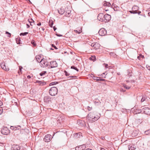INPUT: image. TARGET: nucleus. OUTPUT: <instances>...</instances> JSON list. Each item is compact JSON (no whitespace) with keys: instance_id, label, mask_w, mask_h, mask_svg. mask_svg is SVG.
I'll use <instances>...</instances> for the list:
<instances>
[{"instance_id":"f257e3e1","label":"nucleus","mask_w":150,"mask_h":150,"mask_svg":"<svg viewBox=\"0 0 150 150\" xmlns=\"http://www.w3.org/2000/svg\"><path fill=\"white\" fill-rule=\"evenodd\" d=\"M99 115H95L94 112H91L89 113L87 117V119L89 122L93 123L98 120L100 117V114Z\"/></svg>"},{"instance_id":"f03ea898","label":"nucleus","mask_w":150,"mask_h":150,"mask_svg":"<svg viewBox=\"0 0 150 150\" xmlns=\"http://www.w3.org/2000/svg\"><path fill=\"white\" fill-rule=\"evenodd\" d=\"M49 63L46 59L43 58L40 61V64L42 67H48V68Z\"/></svg>"},{"instance_id":"7ed1b4c3","label":"nucleus","mask_w":150,"mask_h":150,"mask_svg":"<svg viewBox=\"0 0 150 150\" xmlns=\"http://www.w3.org/2000/svg\"><path fill=\"white\" fill-rule=\"evenodd\" d=\"M57 89L55 87L51 88L49 91V93L50 95L52 96H55L57 94Z\"/></svg>"},{"instance_id":"20e7f679","label":"nucleus","mask_w":150,"mask_h":150,"mask_svg":"<svg viewBox=\"0 0 150 150\" xmlns=\"http://www.w3.org/2000/svg\"><path fill=\"white\" fill-rule=\"evenodd\" d=\"M58 65L57 63L55 61H51L49 63L48 68H56L57 67Z\"/></svg>"},{"instance_id":"39448f33","label":"nucleus","mask_w":150,"mask_h":150,"mask_svg":"<svg viewBox=\"0 0 150 150\" xmlns=\"http://www.w3.org/2000/svg\"><path fill=\"white\" fill-rule=\"evenodd\" d=\"M1 132L2 134L4 135H7L10 133L9 129L6 127H4L1 130Z\"/></svg>"},{"instance_id":"423d86ee","label":"nucleus","mask_w":150,"mask_h":150,"mask_svg":"<svg viewBox=\"0 0 150 150\" xmlns=\"http://www.w3.org/2000/svg\"><path fill=\"white\" fill-rule=\"evenodd\" d=\"M141 112L145 114L150 115V108H144L142 109Z\"/></svg>"},{"instance_id":"0eeeda50","label":"nucleus","mask_w":150,"mask_h":150,"mask_svg":"<svg viewBox=\"0 0 150 150\" xmlns=\"http://www.w3.org/2000/svg\"><path fill=\"white\" fill-rule=\"evenodd\" d=\"M111 18L110 15L108 14H106L104 15L103 21L105 23L108 22L110 21Z\"/></svg>"},{"instance_id":"6e6552de","label":"nucleus","mask_w":150,"mask_h":150,"mask_svg":"<svg viewBox=\"0 0 150 150\" xmlns=\"http://www.w3.org/2000/svg\"><path fill=\"white\" fill-rule=\"evenodd\" d=\"M98 33L100 36H104L106 34L107 31L105 28H103L99 30Z\"/></svg>"},{"instance_id":"1a4fd4ad","label":"nucleus","mask_w":150,"mask_h":150,"mask_svg":"<svg viewBox=\"0 0 150 150\" xmlns=\"http://www.w3.org/2000/svg\"><path fill=\"white\" fill-rule=\"evenodd\" d=\"M91 46L93 47V48L95 50L98 49L100 47V45L97 42L92 43L91 45Z\"/></svg>"},{"instance_id":"9d476101","label":"nucleus","mask_w":150,"mask_h":150,"mask_svg":"<svg viewBox=\"0 0 150 150\" xmlns=\"http://www.w3.org/2000/svg\"><path fill=\"white\" fill-rule=\"evenodd\" d=\"M0 66L1 68L4 70L6 71H8L9 70V68L8 67H6L5 65V63L4 62H2L0 64Z\"/></svg>"},{"instance_id":"9b49d317","label":"nucleus","mask_w":150,"mask_h":150,"mask_svg":"<svg viewBox=\"0 0 150 150\" xmlns=\"http://www.w3.org/2000/svg\"><path fill=\"white\" fill-rule=\"evenodd\" d=\"M51 136V135L50 134L46 135L44 138V141L45 142H50V141Z\"/></svg>"},{"instance_id":"f8f14e48","label":"nucleus","mask_w":150,"mask_h":150,"mask_svg":"<svg viewBox=\"0 0 150 150\" xmlns=\"http://www.w3.org/2000/svg\"><path fill=\"white\" fill-rule=\"evenodd\" d=\"M85 145L83 144L80 146H76L75 147V150H83L86 148Z\"/></svg>"},{"instance_id":"ddd939ff","label":"nucleus","mask_w":150,"mask_h":150,"mask_svg":"<svg viewBox=\"0 0 150 150\" xmlns=\"http://www.w3.org/2000/svg\"><path fill=\"white\" fill-rule=\"evenodd\" d=\"M149 99H150V98L147 97L146 96H143L141 99V102H143L144 101L147 102Z\"/></svg>"},{"instance_id":"4468645a","label":"nucleus","mask_w":150,"mask_h":150,"mask_svg":"<svg viewBox=\"0 0 150 150\" xmlns=\"http://www.w3.org/2000/svg\"><path fill=\"white\" fill-rule=\"evenodd\" d=\"M104 17V14L103 13H100L98 16V19L102 22L103 21Z\"/></svg>"},{"instance_id":"2eb2a0df","label":"nucleus","mask_w":150,"mask_h":150,"mask_svg":"<svg viewBox=\"0 0 150 150\" xmlns=\"http://www.w3.org/2000/svg\"><path fill=\"white\" fill-rule=\"evenodd\" d=\"M20 149L19 146L18 145H13L12 147L13 150H20Z\"/></svg>"},{"instance_id":"dca6fc26","label":"nucleus","mask_w":150,"mask_h":150,"mask_svg":"<svg viewBox=\"0 0 150 150\" xmlns=\"http://www.w3.org/2000/svg\"><path fill=\"white\" fill-rule=\"evenodd\" d=\"M36 83H38L40 86H44L46 84V83L44 81L37 80Z\"/></svg>"},{"instance_id":"f3484780","label":"nucleus","mask_w":150,"mask_h":150,"mask_svg":"<svg viewBox=\"0 0 150 150\" xmlns=\"http://www.w3.org/2000/svg\"><path fill=\"white\" fill-rule=\"evenodd\" d=\"M11 129L14 130H20L21 129V127L20 126H16L15 127L11 126Z\"/></svg>"},{"instance_id":"a211bd4d","label":"nucleus","mask_w":150,"mask_h":150,"mask_svg":"<svg viewBox=\"0 0 150 150\" xmlns=\"http://www.w3.org/2000/svg\"><path fill=\"white\" fill-rule=\"evenodd\" d=\"M58 13L61 15L63 14L65 12V10L63 7H62L58 10Z\"/></svg>"},{"instance_id":"6ab92c4d","label":"nucleus","mask_w":150,"mask_h":150,"mask_svg":"<svg viewBox=\"0 0 150 150\" xmlns=\"http://www.w3.org/2000/svg\"><path fill=\"white\" fill-rule=\"evenodd\" d=\"M51 98L49 96H46L44 98V100L45 102H47L51 100Z\"/></svg>"},{"instance_id":"aec40b11","label":"nucleus","mask_w":150,"mask_h":150,"mask_svg":"<svg viewBox=\"0 0 150 150\" xmlns=\"http://www.w3.org/2000/svg\"><path fill=\"white\" fill-rule=\"evenodd\" d=\"M93 101L94 104L96 105H99L101 103L99 100L98 98L95 99Z\"/></svg>"},{"instance_id":"412c9836","label":"nucleus","mask_w":150,"mask_h":150,"mask_svg":"<svg viewBox=\"0 0 150 150\" xmlns=\"http://www.w3.org/2000/svg\"><path fill=\"white\" fill-rule=\"evenodd\" d=\"M98 78H100L99 77H98L96 76H93V79L94 80H96V81L98 82L99 81H103L105 80L104 79H98Z\"/></svg>"},{"instance_id":"4be33fe9","label":"nucleus","mask_w":150,"mask_h":150,"mask_svg":"<svg viewBox=\"0 0 150 150\" xmlns=\"http://www.w3.org/2000/svg\"><path fill=\"white\" fill-rule=\"evenodd\" d=\"M74 135L77 138H80L82 137V134L81 132L76 133Z\"/></svg>"},{"instance_id":"5701e85b","label":"nucleus","mask_w":150,"mask_h":150,"mask_svg":"<svg viewBox=\"0 0 150 150\" xmlns=\"http://www.w3.org/2000/svg\"><path fill=\"white\" fill-rule=\"evenodd\" d=\"M82 32V28H78L77 30H74V32H75L76 33H78V34H80Z\"/></svg>"},{"instance_id":"b1692460","label":"nucleus","mask_w":150,"mask_h":150,"mask_svg":"<svg viewBox=\"0 0 150 150\" xmlns=\"http://www.w3.org/2000/svg\"><path fill=\"white\" fill-rule=\"evenodd\" d=\"M136 149V147L135 145H132L130 146H129V150H135Z\"/></svg>"},{"instance_id":"393cba45","label":"nucleus","mask_w":150,"mask_h":150,"mask_svg":"<svg viewBox=\"0 0 150 150\" xmlns=\"http://www.w3.org/2000/svg\"><path fill=\"white\" fill-rule=\"evenodd\" d=\"M49 25L50 27L52 28L53 24V21L52 19H50L49 22Z\"/></svg>"},{"instance_id":"a878e982","label":"nucleus","mask_w":150,"mask_h":150,"mask_svg":"<svg viewBox=\"0 0 150 150\" xmlns=\"http://www.w3.org/2000/svg\"><path fill=\"white\" fill-rule=\"evenodd\" d=\"M103 5L105 6H108V7H110L111 6V4L110 2H107L105 1L104 2Z\"/></svg>"},{"instance_id":"bb28decb","label":"nucleus","mask_w":150,"mask_h":150,"mask_svg":"<svg viewBox=\"0 0 150 150\" xmlns=\"http://www.w3.org/2000/svg\"><path fill=\"white\" fill-rule=\"evenodd\" d=\"M65 16L67 17H69L70 16V14L71 12V11L69 10L68 11H65Z\"/></svg>"},{"instance_id":"cd10ccee","label":"nucleus","mask_w":150,"mask_h":150,"mask_svg":"<svg viewBox=\"0 0 150 150\" xmlns=\"http://www.w3.org/2000/svg\"><path fill=\"white\" fill-rule=\"evenodd\" d=\"M132 9L133 10H136L137 11L139 9V7L137 6H134L132 7Z\"/></svg>"},{"instance_id":"c85d7f7f","label":"nucleus","mask_w":150,"mask_h":150,"mask_svg":"<svg viewBox=\"0 0 150 150\" xmlns=\"http://www.w3.org/2000/svg\"><path fill=\"white\" fill-rule=\"evenodd\" d=\"M42 57H35L36 60L38 62L40 63V61L42 59Z\"/></svg>"},{"instance_id":"c756f323","label":"nucleus","mask_w":150,"mask_h":150,"mask_svg":"<svg viewBox=\"0 0 150 150\" xmlns=\"http://www.w3.org/2000/svg\"><path fill=\"white\" fill-rule=\"evenodd\" d=\"M96 57H90L89 59L94 62L96 60Z\"/></svg>"},{"instance_id":"7c9ffc66","label":"nucleus","mask_w":150,"mask_h":150,"mask_svg":"<svg viewBox=\"0 0 150 150\" xmlns=\"http://www.w3.org/2000/svg\"><path fill=\"white\" fill-rule=\"evenodd\" d=\"M28 21L30 23V25H32V23H34V21L33 20V19H32V18L29 19H28Z\"/></svg>"},{"instance_id":"2f4dec72","label":"nucleus","mask_w":150,"mask_h":150,"mask_svg":"<svg viewBox=\"0 0 150 150\" xmlns=\"http://www.w3.org/2000/svg\"><path fill=\"white\" fill-rule=\"evenodd\" d=\"M142 121L141 120H140L139 119L136 120L135 121V123H137L138 125H139L142 122Z\"/></svg>"},{"instance_id":"473e14b6","label":"nucleus","mask_w":150,"mask_h":150,"mask_svg":"<svg viewBox=\"0 0 150 150\" xmlns=\"http://www.w3.org/2000/svg\"><path fill=\"white\" fill-rule=\"evenodd\" d=\"M76 78V76H70L68 77L69 79H75Z\"/></svg>"},{"instance_id":"72a5a7b5","label":"nucleus","mask_w":150,"mask_h":150,"mask_svg":"<svg viewBox=\"0 0 150 150\" xmlns=\"http://www.w3.org/2000/svg\"><path fill=\"white\" fill-rule=\"evenodd\" d=\"M46 71H43L40 74V75L41 76H43L45 75L46 73Z\"/></svg>"},{"instance_id":"f704fd0d","label":"nucleus","mask_w":150,"mask_h":150,"mask_svg":"<svg viewBox=\"0 0 150 150\" xmlns=\"http://www.w3.org/2000/svg\"><path fill=\"white\" fill-rule=\"evenodd\" d=\"M57 83H58V82H56V81L53 82L51 83L49 85L50 86H53V85H56Z\"/></svg>"},{"instance_id":"c9c22d12","label":"nucleus","mask_w":150,"mask_h":150,"mask_svg":"<svg viewBox=\"0 0 150 150\" xmlns=\"http://www.w3.org/2000/svg\"><path fill=\"white\" fill-rule=\"evenodd\" d=\"M71 69H73L76 70L77 71H79V69H78L76 67L74 66H72L71 67Z\"/></svg>"},{"instance_id":"e433bc0d","label":"nucleus","mask_w":150,"mask_h":150,"mask_svg":"<svg viewBox=\"0 0 150 150\" xmlns=\"http://www.w3.org/2000/svg\"><path fill=\"white\" fill-rule=\"evenodd\" d=\"M144 133L146 135H148L150 134V129L148 130H147Z\"/></svg>"},{"instance_id":"4c0bfd02","label":"nucleus","mask_w":150,"mask_h":150,"mask_svg":"<svg viewBox=\"0 0 150 150\" xmlns=\"http://www.w3.org/2000/svg\"><path fill=\"white\" fill-rule=\"evenodd\" d=\"M28 32H24V33H21L20 34V35H23V36H25L27 34H28Z\"/></svg>"},{"instance_id":"58836bf2","label":"nucleus","mask_w":150,"mask_h":150,"mask_svg":"<svg viewBox=\"0 0 150 150\" xmlns=\"http://www.w3.org/2000/svg\"><path fill=\"white\" fill-rule=\"evenodd\" d=\"M129 12L130 13H131L133 14H135L137 13V11L136 10H133L130 11H129Z\"/></svg>"},{"instance_id":"ea45409f","label":"nucleus","mask_w":150,"mask_h":150,"mask_svg":"<svg viewBox=\"0 0 150 150\" xmlns=\"http://www.w3.org/2000/svg\"><path fill=\"white\" fill-rule=\"evenodd\" d=\"M123 86L124 87L126 88V89H129L130 88V87H129V86H126L125 84H123Z\"/></svg>"},{"instance_id":"a19ab883","label":"nucleus","mask_w":150,"mask_h":150,"mask_svg":"<svg viewBox=\"0 0 150 150\" xmlns=\"http://www.w3.org/2000/svg\"><path fill=\"white\" fill-rule=\"evenodd\" d=\"M31 43L35 47L36 45V44L34 40H32L31 42Z\"/></svg>"},{"instance_id":"79ce46f5","label":"nucleus","mask_w":150,"mask_h":150,"mask_svg":"<svg viewBox=\"0 0 150 150\" xmlns=\"http://www.w3.org/2000/svg\"><path fill=\"white\" fill-rule=\"evenodd\" d=\"M64 72L65 75L67 76H69L70 74L69 73H68L66 71H64Z\"/></svg>"},{"instance_id":"37998d69","label":"nucleus","mask_w":150,"mask_h":150,"mask_svg":"<svg viewBox=\"0 0 150 150\" xmlns=\"http://www.w3.org/2000/svg\"><path fill=\"white\" fill-rule=\"evenodd\" d=\"M6 33L8 34V37H10L11 36V34L9 33L8 32L6 31Z\"/></svg>"},{"instance_id":"c03bdc74","label":"nucleus","mask_w":150,"mask_h":150,"mask_svg":"<svg viewBox=\"0 0 150 150\" xmlns=\"http://www.w3.org/2000/svg\"><path fill=\"white\" fill-rule=\"evenodd\" d=\"M87 109L88 111H90L92 110V107H90L89 106H88L87 107Z\"/></svg>"},{"instance_id":"a18cd8bd","label":"nucleus","mask_w":150,"mask_h":150,"mask_svg":"<svg viewBox=\"0 0 150 150\" xmlns=\"http://www.w3.org/2000/svg\"><path fill=\"white\" fill-rule=\"evenodd\" d=\"M110 55L111 56H115V54L112 52H111L110 53Z\"/></svg>"},{"instance_id":"49530a36","label":"nucleus","mask_w":150,"mask_h":150,"mask_svg":"<svg viewBox=\"0 0 150 150\" xmlns=\"http://www.w3.org/2000/svg\"><path fill=\"white\" fill-rule=\"evenodd\" d=\"M3 111V110L1 107H0V114L2 113Z\"/></svg>"},{"instance_id":"de8ad7c7","label":"nucleus","mask_w":150,"mask_h":150,"mask_svg":"<svg viewBox=\"0 0 150 150\" xmlns=\"http://www.w3.org/2000/svg\"><path fill=\"white\" fill-rule=\"evenodd\" d=\"M21 69H20V68H19V70L18 71V73L19 74H21Z\"/></svg>"},{"instance_id":"09e8293b","label":"nucleus","mask_w":150,"mask_h":150,"mask_svg":"<svg viewBox=\"0 0 150 150\" xmlns=\"http://www.w3.org/2000/svg\"><path fill=\"white\" fill-rule=\"evenodd\" d=\"M52 71H53L52 73H55L58 72L56 69H54V71H53L52 70Z\"/></svg>"},{"instance_id":"8fccbe9b","label":"nucleus","mask_w":150,"mask_h":150,"mask_svg":"<svg viewBox=\"0 0 150 150\" xmlns=\"http://www.w3.org/2000/svg\"><path fill=\"white\" fill-rule=\"evenodd\" d=\"M103 65H105V68H107L108 67V65L107 64H105V63H104L103 64Z\"/></svg>"},{"instance_id":"3c124183","label":"nucleus","mask_w":150,"mask_h":150,"mask_svg":"<svg viewBox=\"0 0 150 150\" xmlns=\"http://www.w3.org/2000/svg\"><path fill=\"white\" fill-rule=\"evenodd\" d=\"M52 47H53L55 49H57V47L55 46L53 44H52Z\"/></svg>"},{"instance_id":"603ef678","label":"nucleus","mask_w":150,"mask_h":150,"mask_svg":"<svg viewBox=\"0 0 150 150\" xmlns=\"http://www.w3.org/2000/svg\"><path fill=\"white\" fill-rule=\"evenodd\" d=\"M56 35L57 36H58V37H61V36H62V35H60V34H57V33L56 34Z\"/></svg>"},{"instance_id":"864d4df0","label":"nucleus","mask_w":150,"mask_h":150,"mask_svg":"<svg viewBox=\"0 0 150 150\" xmlns=\"http://www.w3.org/2000/svg\"><path fill=\"white\" fill-rule=\"evenodd\" d=\"M100 139L103 140H105V138L104 137H100Z\"/></svg>"},{"instance_id":"5fc2aeb1","label":"nucleus","mask_w":150,"mask_h":150,"mask_svg":"<svg viewBox=\"0 0 150 150\" xmlns=\"http://www.w3.org/2000/svg\"><path fill=\"white\" fill-rule=\"evenodd\" d=\"M53 29L55 31L57 29V28L55 26H54L53 27Z\"/></svg>"},{"instance_id":"6e6d98bb","label":"nucleus","mask_w":150,"mask_h":150,"mask_svg":"<svg viewBox=\"0 0 150 150\" xmlns=\"http://www.w3.org/2000/svg\"><path fill=\"white\" fill-rule=\"evenodd\" d=\"M120 91H123V92H125V90H123L122 89V88H121V89H120Z\"/></svg>"},{"instance_id":"4d7b16f0","label":"nucleus","mask_w":150,"mask_h":150,"mask_svg":"<svg viewBox=\"0 0 150 150\" xmlns=\"http://www.w3.org/2000/svg\"><path fill=\"white\" fill-rule=\"evenodd\" d=\"M37 25L38 26H40L41 25V23L40 22H39L37 24Z\"/></svg>"},{"instance_id":"13d9d810","label":"nucleus","mask_w":150,"mask_h":150,"mask_svg":"<svg viewBox=\"0 0 150 150\" xmlns=\"http://www.w3.org/2000/svg\"><path fill=\"white\" fill-rule=\"evenodd\" d=\"M141 13V11H139L138 12L137 11V13H138L139 15Z\"/></svg>"},{"instance_id":"bf43d9fd","label":"nucleus","mask_w":150,"mask_h":150,"mask_svg":"<svg viewBox=\"0 0 150 150\" xmlns=\"http://www.w3.org/2000/svg\"><path fill=\"white\" fill-rule=\"evenodd\" d=\"M31 77L30 75H28L27 76V78L28 79H30L31 78Z\"/></svg>"},{"instance_id":"052dcab7","label":"nucleus","mask_w":150,"mask_h":150,"mask_svg":"<svg viewBox=\"0 0 150 150\" xmlns=\"http://www.w3.org/2000/svg\"><path fill=\"white\" fill-rule=\"evenodd\" d=\"M115 5V4L114 3H113L111 6V7H113Z\"/></svg>"},{"instance_id":"680f3d73","label":"nucleus","mask_w":150,"mask_h":150,"mask_svg":"<svg viewBox=\"0 0 150 150\" xmlns=\"http://www.w3.org/2000/svg\"><path fill=\"white\" fill-rule=\"evenodd\" d=\"M2 102L0 100V106L2 105Z\"/></svg>"},{"instance_id":"e2e57ef3","label":"nucleus","mask_w":150,"mask_h":150,"mask_svg":"<svg viewBox=\"0 0 150 150\" xmlns=\"http://www.w3.org/2000/svg\"><path fill=\"white\" fill-rule=\"evenodd\" d=\"M26 25H27V28H29L30 25H28V24H27Z\"/></svg>"},{"instance_id":"0e129e2a","label":"nucleus","mask_w":150,"mask_h":150,"mask_svg":"<svg viewBox=\"0 0 150 150\" xmlns=\"http://www.w3.org/2000/svg\"><path fill=\"white\" fill-rule=\"evenodd\" d=\"M100 150H105L103 148H101Z\"/></svg>"},{"instance_id":"69168bd1","label":"nucleus","mask_w":150,"mask_h":150,"mask_svg":"<svg viewBox=\"0 0 150 150\" xmlns=\"http://www.w3.org/2000/svg\"><path fill=\"white\" fill-rule=\"evenodd\" d=\"M114 7L115 8H117V7L118 8V7L116 5H115L114 6Z\"/></svg>"},{"instance_id":"338daca9","label":"nucleus","mask_w":150,"mask_h":150,"mask_svg":"<svg viewBox=\"0 0 150 150\" xmlns=\"http://www.w3.org/2000/svg\"><path fill=\"white\" fill-rule=\"evenodd\" d=\"M137 57V59H140L141 57Z\"/></svg>"},{"instance_id":"774afa93","label":"nucleus","mask_w":150,"mask_h":150,"mask_svg":"<svg viewBox=\"0 0 150 150\" xmlns=\"http://www.w3.org/2000/svg\"><path fill=\"white\" fill-rule=\"evenodd\" d=\"M86 150H92L91 149H86Z\"/></svg>"}]
</instances>
